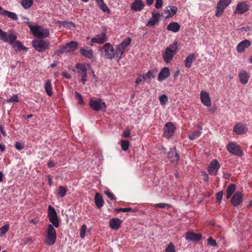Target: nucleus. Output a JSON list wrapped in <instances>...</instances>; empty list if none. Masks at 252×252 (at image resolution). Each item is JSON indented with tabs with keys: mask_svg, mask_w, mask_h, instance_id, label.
I'll return each mask as SVG.
<instances>
[{
	"mask_svg": "<svg viewBox=\"0 0 252 252\" xmlns=\"http://www.w3.org/2000/svg\"><path fill=\"white\" fill-rule=\"evenodd\" d=\"M178 47L177 42H174L172 45L167 47L162 53L163 61L167 63H170L177 52Z\"/></svg>",
	"mask_w": 252,
	"mask_h": 252,
	"instance_id": "nucleus-3",
	"label": "nucleus"
},
{
	"mask_svg": "<svg viewBox=\"0 0 252 252\" xmlns=\"http://www.w3.org/2000/svg\"><path fill=\"white\" fill-rule=\"evenodd\" d=\"M166 9H165L164 12H167L168 14V16H166V17H172L174 15H175L177 11V8L176 6H169V7H166Z\"/></svg>",
	"mask_w": 252,
	"mask_h": 252,
	"instance_id": "nucleus-33",
	"label": "nucleus"
},
{
	"mask_svg": "<svg viewBox=\"0 0 252 252\" xmlns=\"http://www.w3.org/2000/svg\"><path fill=\"white\" fill-rule=\"evenodd\" d=\"M248 131V128L245 124L241 123L237 124L233 127V131L237 135L245 134Z\"/></svg>",
	"mask_w": 252,
	"mask_h": 252,
	"instance_id": "nucleus-18",
	"label": "nucleus"
},
{
	"mask_svg": "<svg viewBox=\"0 0 252 252\" xmlns=\"http://www.w3.org/2000/svg\"><path fill=\"white\" fill-rule=\"evenodd\" d=\"M216 110L217 106L216 105H213L209 109V111L213 114H215L216 112Z\"/></svg>",
	"mask_w": 252,
	"mask_h": 252,
	"instance_id": "nucleus-60",
	"label": "nucleus"
},
{
	"mask_svg": "<svg viewBox=\"0 0 252 252\" xmlns=\"http://www.w3.org/2000/svg\"><path fill=\"white\" fill-rule=\"evenodd\" d=\"M15 148L19 151H20L24 148V147L22 145L21 143L19 142H16V143L15 144Z\"/></svg>",
	"mask_w": 252,
	"mask_h": 252,
	"instance_id": "nucleus-56",
	"label": "nucleus"
},
{
	"mask_svg": "<svg viewBox=\"0 0 252 252\" xmlns=\"http://www.w3.org/2000/svg\"><path fill=\"white\" fill-rule=\"evenodd\" d=\"M7 102H17L19 99L17 95H14L7 100Z\"/></svg>",
	"mask_w": 252,
	"mask_h": 252,
	"instance_id": "nucleus-50",
	"label": "nucleus"
},
{
	"mask_svg": "<svg viewBox=\"0 0 252 252\" xmlns=\"http://www.w3.org/2000/svg\"><path fill=\"white\" fill-rule=\"evenodd\" d=\"M231 0H220L217 3L216 16L219 17L222 15L224 12V10L231 3Z\"/></svg>",
	"mask_w": 252,
	"mask_h": 252,
	"instance_id": "nucleus-10",
	"label": "nucleus"
},
{
	"mask_svg": "<svg viewBox=\"0 0 252 252\" xmlns=\"http://www.w3.org/2000/svg\"><path fill=\"white\" fill-rule=\"evenodd\" d=\"M223 191H220L216 193V199L219 202H220L222 196H223Z\"/></svg>",
	"mask_w": 252,
	"mask_h": 252,
	"instance_id": "nucleus-54",
	"label": "nucleus"
},
{
	"mask_svg": "<svg viewBox=\"0 0 252 252\" xmlns=\"http://www.w3.org/2000/svg\"><path fill=\"white\" fill-rule=\"evenodd\" d=\"M95 1L97 4L99 6V8L103 11V12H107L108 13H110V10L106 5L105 3H104L103 0H95Z\"/></svg>",
	"mask_w": 252,
	"mask_h": 252,
	"instance_id": "nucleus-32",
	"label": "nucleus"
},
{
	"mask_svg": "<svg viewBox=\"0 0 252 252\" xmlns=\"http://www.w3.org/2000/svg\"><path fill=\"white\" fill-rule=\"evenodd\" d=\"M60 24L63 25L64 27L67 28H71L75 27V24L72 22L69 21H61Z\"/></svg>",
	"mask_w": 252,
	"mask_h": 252,
	"instance_id": "nucleus-42",
	"label": "nucleus"
},
{
	"mask_svg": "<svg viewBox=\"0 0 252 252\" xmlns=\"http://www.w3.org/2000/svg\"><path fill=\"white\" fill-rule=\"evenodd\" d=\"M143 79L142 78V75L137 78L135 81V83L136 84V85L139 84L142 81Z\"/></svg>",
	"mask_w": 252,
	"mask_h": 252,
	"instance_id": "nucleus-63",
	"label": "nucleus"
},
{
	"mask_svg": "<svg viewBox=\"0 0 252 252\" xmlns=\"http://www.w3.org/2000/svg\"><path fill=\"white\" fill-rule=\"evenodd\" d=\"M236 189V186L234 184L229 185L226 189V195L227 199L230 198L232 194L235 193Z\"/></svg>",
	"mask_w": 252,
	"mask_h": 252,
	"instance_id": "nucleus-30",
	"label": "nucleus"
},
{
	"mask_svg": "<svg viewBox=\"0 0 252 252\" xmlns=\"http://www.w3.org/2000/svg\"><path fill=\"white\" fill-rule=\"evenodd\" d=\"M243 201V194L240 191H236L234 193L231 199V203L235 207L238 206L242 203Z\"/></svg>",
	"mask_w": 252,
	"mask_h": 252,
	"instance_id": "nucleus-14",
	"label": "nucleus"
},
{
	"mask_svg": "<svg viewBox=\"0 0 252 252\" xmlns=\"http://www.w3.org/2000/svg\"><path fill=\"white\" fill-rule=\"evenodd\" d=\"M94 202L98 208H100L103 206L104 201L100 193H96L94 196Z\"/></svg>",
	"mask_w": 252,
	"mask_h": 252,
	"instance_id": "nucleus-29",
	"label": "nucleus"
},
{
	"mask_svg": "<svg viewBox=\"0 0 252 252\" xmlns=\"http://www.w3.org/2000/svg\"><path fill=\"white\" fill-rule=\"evenodd\" d=\"M168 101V98L165 94H162L159 97V101L162 105H164Z\"/></svg>",
	"mask_w": 252,
	"mask_h": 252,
	"instance_id": "nucleus-47",
	"label": "nucleus"
},
{
	"mask_svg": "<svg viewBox=\"0 0 252 252\" xmlns=\"http://www.w3.org/2000/svg\"><path fill=\"white\" fill-rule=\"evenodd\" d=\"M195 59V57L193 55L190 54L186 59L185 61V66L187 68H189L192 63L193 61Z\"/></svg>",
	"mask_w": 252,
	"mask_h": 252,
	"instance_id": "nucleus-35",
	"label": "nucleus"
},
{
	"mask_svg": "<svg viewBox=\"0 0 252 252\" xmlns=\"http://www.w3.org/2000/svg\"><path fill=\"white\" fill-rule=\"evenodd\" d=\"M56 165V163L52 160H49L47 163V166L49 168L54 167Z\"/></svg>",
	"mask_w": 252,
	"mask_h": 252,
	"instance_id": "nucleus-61",
	"label": "nucleus"
},
{
	"mask_svg": "<svg viewBox=\"0 0 252 252\" xmlns=\"http://www.w3.org/2000/svg\"><path fill=\"white\" fill-rule=\"evenodd\" d=\"M207 241H208V244L211 246H217V243L216 242V240L213 239L212 237H209L207 239Z\"/></svg>",
	"mask_w": 252,
	"mask_h": 252,
	"instance_id": "nucleus-51",
	"label": "nucleus"
},
{
	"mask_svg": "<svg viewBox=\"0 0 252 252\" xmlns=\"http://www.w3.org/2000/svg\"><path fill=\"white\" fill-rule=\"evenodd\" d=\"M89 106L92 109L95 111H105L106 105L101 99H90L89 102Z\"/></svg>",
	"mask_w": 252,
	"mask_h": 252,
	"instance_id": "nucleus-5",
	"label": "nucleus"
},
{
	"mask_svg": "<svg viewBox=\"0 0 252 252\" xmlns=\"http://www.w3.org/2000/svg\"><path fill=\"white\" fill-rule=\"evenodd\" d=\"M131 41V39L130 37L126 38L121 44L116 45L115 49L110 43H106L99 48V51L105 59L111 60L115 58L119 61L122 59L123 53Z\"/></svg>",
	"mask_w": 252,
	"mask_h": 252,
	"instance_id": "nucleus-1",
	"label": "nucleus"
},
{
	"mask_svg": "<svg viewBox=\"0 0 252 252\" xmlns=\"http://www.w3.org/2000/svg\"><path fill=\"white\" fill-rule=\"evenodd\" d=\"M104 193L107 195V196L111 200H115L116 199L115 197L114 196V194L110 192L108 190H105Z\"/></svg>",
	"mask_w": 252,
	"mask_h": 252,
	"instance_id": "nucleus-55",
	"label": "nucleus"
},
{
	"mask_svg": "<svg viewBox=\"0 0 252 252\" xmlns=\"http://www.w3.org/2000/svg\"><path fill=\"white\" fill-rule=\"evenodd\" d=\"M163 0H156L155 7L157 9L160 8L162 7Z\"/></svg>",
	"mask_w": 252,
	"mask_h": 252,
	"instance_id": "nucleus-52",
	"label": "nucleus"
},
{
	"mask_svg": "<svg viewBox=\"0 0 252 252\" xmlns=\"http://www.w3.org/2000/svg\"><path fill=\"white\" fill-rule=\"evenodd\" d=\"M249 9V6L245 1L239 2L234 11L235 14H242L247 12Z\"/></svg>",
	"mask_w": 252,
	"mask_h": 252,
	"instance_id": "nucleus-17",
	"label": "nucleus"
},
{
	"mask_svg": "<svg viewBox=\"0 0 252 252\" xmlns=\"http://www.w3.org/2000/svg\"><path fill=\"white\" fill-rule=\"evenodd\" d=\"M130 131L129 130H126L123 133V136L125 138H127L130 136Z\"/></svg>",
	"mask_w": 252,
	"mask_h": 252,
	"instance_id": "nucleus-58",
	"label": "nucleus"
},
{
	"mask_svg": "<svg viewBox=\"0 0 252 252\" xmlns=\"http://www.w3.org/2000/svg\"><path fill=\"white\" fill-rule=\"evenodd\" d=\"M9 226L5 224L0 228V236L4 235L9 230Z\"/></svg>",
	"mask_w": 252,
	"mask_h": 252,
	"instance_id": "nucleus-46",
	"label": "nucleus"
},
{
	"mask_svg": "<svg viewBox=\"0 0 252 252\" xmlns=\"http://www.w3.org/2000/svg\"><path fill=\"white\" fill-rule=\"evenodd\" d=\"M62 74L66 79H70L71 78V75L68 74L66 72H63Z\"/></svg>",
	"mask_w": 252,
	"mask_h": 252,
	"instance_id": "nucleus-62",
	"label": "nucleus"
},
{
	"mask_svg": "<svg viewBox=\"0 0 252 252\" xmlns=\"http://www.w3.org/2000/svg\"><path fill=\"white\" fill-rule=\"evenodd\" d=\"M121 145L122 150L126 151L129 147V142L127 140H121Z\"/></svg>",
	"mask_w": 252,
	"mask_h": 252,
	"instance_id": "nucleus-40",
	"label": "nucleus"
},
{
	"mask_svg": "<svg viewBox=\"0 0 252 252\" xmlns=\"http://www.w3.org/2000/svg\"><path fill=\"white\" fill-rule=\"evenodd\" d=\"M165 252H176L175 247L173 243H169L165 249Z\"/></svg>",
	"mask_w": 252,
	"mask_h": 252,
	"instance_id": "nucleus-44",
	"label": "nucleus"
},
{
	"mask_svg": "<svg viewBox=\"0 0 252 252\" xmlns=\"http://www.w3.org/2000/svg\"><path fill=\"white\" fill-rule=\"evenodd\" d=\"M201 237V234L190 231L187 232L185 235V238L188 241L193 242L199 241Z\"/></svg>",
	"mask_w": 252,
	"mask_h": 252,
	"instance_id": "nucleus-16",
	"label": "nucleus"
},
{
	"mask_svg": "<svg viewBox=\"0 0 252 252\" xmlns=\"http://www.w3.org/2000/svg\"><path fill=\"white\" fill-rule=\"evenodd\" d=\"M108 40L105 32H102L100 34L95 35L91 39V42L93 43H97L99 44H103Z\"/></svg>",
	"mask_w": 252,
	"mask_h": 252,
	"instance_id": "nucleus-15",
	"label": "nucleus"
},
{
	"mask_svg": "<svg viewBox=\"0 0 252 252\" xmlns=\"http://www.w3.org/2000/svg\"><path fill=\"white\" fill-rule=\"evenodd\" d=\"M14 48L16 49L19 51H21L22 50L26 49L27 48L24 46L19 41H15L13 44H11Z\"/></svg>",
	"mask_w": 252,
	"mask_h": 252,
	"instance_id": "nucleus-38",
	"label": "nucleus"
},
{
	"mask_svg": "<svg viewBox=\"0 0 252 252\" xmlns=\"http://www.w3.org/2000/svg\"><path fill=\"white\" fill-rule=\"evenodd\" d=\"M180 29V26L177 22H171L167 26V30L174 32H178Z\"/></svg>",
	"mask_w": 252,
	"mask_h": 252,
	"instance_id": "nucleus-28",
	"label": "nucleus"
},
{
	"mask_svg": "<svg viewBox=\"0 0 252 252\" xmlns=\"http://www.w3.org/2000/svg\"><path fill=\"white\" fill-rule=\"evenodd\" d=\"M63 53H65V52L63 51V50H62V47H61L59 50L56 51L54 55L56 57H59Z\"/></svg>",
	"mask_w": 252,
	"mask_h": 252,
	"instance_id": "nucleus-57",
	"label": "nucleus"
},
{
	"mask_svg": "<svg viewBox=\"0 0 252 252\" xmlns=\"http://www.w3.org/2000/svg\"><path fill=\"white\" fill-rule=\"evenodd\" d=\"M47 178H48V184L49 186H51L52 185V178L50 175L47 176Z\"/></svg>",
	"mask_w": 252,
	"mask_h": 252,
	"instance_id": "nucleus-64",
	"label": "nucleus"
},
{
	"mask_svg": "<svg viewBox=\"0 0 252 252\" xmlns=\"http://www.w3.org/2000/svg\"><path fill=\"white\" fill-rule=\"evenodd\" d=\"M132 209L131 208H116L115 209V212H129L131 211Z\"/></svg>",
	"mask_w": 252,
	"mask_h": 252,
	"instance_id": "nucleus-49",
	"label": "nucleus"
},
{
	"mask_svg": "<svg viewBox=\"0 0 252 252\" xmlns=\"http://www.w3.org/2000/svg\"><path fill=\"white\" fill-rule=\"evenodd\" d=\"M2 15L7 16L8 18H10L14 20H17L18 19V17L16 13L7 10H5V11H3Z\"/></svg>",
	"mask_w": 252,
	"mask_h": 252,
	"instance_id": "nucleus-36",
	"label": "nucleus"
},
{
	"mask_svg": "<svg viewBox=\"0 0 252 252\" xmlns=\"http://www.w3.org/2000/svg\"><path fill=\"white\" fill-rule=\"evenodd\" d=\"M251 45V42L248 39L240 42L236 47V50L238 53H242L244 52L245 49L249 47Z\"/></svg>",
	"mask_w": 252,
	"mask_h": 252,
	"instance_id": "nucleus-19",
	"label": "nucleus"
},
{
	"mask_svg": "<svg viewBox=\"0 0 252 252\" xmlns=\"http://www.w3.org/2000/svg\"><path fill=\"white\" fill-rule=\"evenodd\" d=\"M74 94L75 99L78 100V103L81 105H84V102L81 94L77 92H75Z\"/></svg>",
	"mask_w": 252,
	"mask_h": 252,
	"instance_id": "nucleus-43",
	"label": "nucleus"
},
{
	"mask_svg": "<svg viewBox=\"0 0 252 252\" xmlns=\"http://www.w3.org/2000/svg\"><path fill=\"white\" fill-rule=\"evenodd\" d=\"M122 223V221L118 218H113L111 219L109 221V225L110 227L112 229L115 230L119 229Z\"/></svg>",
	"mask_w": 252,
	"mask_h": 252,
	"instance_id": "nucleus-23",
	"label": "nucleus"
},
{
	"mask_svg": "<svg viewBox=\"0 0 252 252\" xmlns=\"http://www.w3.org/2000/svg\"><path fill=\"white\" fill-rule=\"evenodd\" d=\"M240 82L243 84H246L250 77L249 73L244 70H241L238 74Z\"/></svg>",
	"mask_w": 252,
	"mask_h": 252,
	"instance_id": "nucleus-27",
	"label": "nucleus"
},
{
	"mask_svg": "<svg viewBox=\"0 0 252 252\" xmlns=\"http://www.w3.org/2000/svg\"><path fill=\"white\" fill-rule=\"evenodd\" d=\"M48 40H34L32 41L33 47L38 52H41L47 49L49 45Z\"/></svg>",
	"mask_w": 252,
	"mask_h": 252,
	"instance_id": "nucleus-7",
	"label": "nucleus"
},
{
	"mask_svg": "<svg viewBox=\"0 0 252 252\" xmlns=\"http://www.w3.org/2000/svg\"><path fill=\"white\" fill-rule=\"evenodd\" d=\"M170 75V69L167 67H163L160 71L158 79L159 82H162L167 78Z\"/></svg>",
	"mask_w": 252,
	"mask_h": 252,
	"instance_id": "nucleus-22",
	"label": "nucleus"
},
{
	"mask_svg": "<svg viewBox=\"0 0 252 252\" xmlns=\"http://www.w3.org/2000/svg\"><path fill=\"white\" fill-rule=\"evenodd\" d=\"M78 47V43L76 41H72L67 43L64 46H62V50L65 53H69L71 51H74Z\"/></svg>",
	"mask_w": 252,
	"mask_h": 252,
	"instance_id": "nucleus-21",
	"label": "nucleus"
},
{
	"mask_svg": "<svg viewBox=\"0 0 252 252\" xmlns=\"http://www.w3.org/2000/svg\"><path fill=\"white\" fill-rule=\"evenodd\" d=\"M87 226L85 224L81 226L80 232V236L82 239H84L85 237V233L86 231Z\"/></svg>",
	"mask_w": 252,
	"mask_h": 252,
	"instance_id": "nucleus-45",
	"label": "nucleus"
},
{
	"mask_svg": "<svg viewBox=\"0 0 252 252\" xmlns=\"http://www.w3.org/2000/svg\"><path fill=\"white\" fill-rule=\"evenodd\" d=\"M168 158L171 162L177 163L179 161V154L176 152L175 148H172L168 153Z\"/></svg>",
	"mask_w": 252,
	"mask_h": 252,
	"instance_id": "nucleus-20",
	"label": "nucleus"
},
{
	"mask_svg": "<svg viewBox=\"0 0 252 252\" xmlns=\"http://www.w3.org/2000/svg\"><path fill=\"white\" fill-rule=\"evenodd\" d=\"M158 72V69L155 68L148 71L146 73L143 74L142 78L143 80H145L148 78H154L155 77V75Z\"/></svg>",
	"mask_w": 252,
	"mask_h": 252,
	"instance_id": "nucleus-31",
	"label": "nucleus"
},
{
	"mask_svg": "<svg viewBox=\"0 0 252 252\" xmlns=\"http://www.w3.org/2000/svg\"><path fill=\"white\" fill-rule=\"evenodd\" d=\"M226 149L232 155L242 157L244 155L241 147L233 142H229L226 146Z\"/></svg>",
	"mask_w": 252,
	"mask_h": 252,
	"instance_id": "nucleus-6",
	"label": "nucleus"
},
{
	"mask_svg": "<svg viewBox=\"0 0 252 252\" xmlns=\"http://www.w3.org/2000/svg\"><path fill=\"white\" fill-rule=\"evenodd\" d=\"M27 24L31 32L37 38H46L49 36V31L47 29H43L41 27L36 25L33 26L31 22H28Z\"/></svg>",
	"mask_w": 252,
	"mask_h": 252,
	"instance_id": "nucleus-2",
	"label": "nucleus"
},
{
	"mask_svg": "<svg viewBox=\"0 0 252 252\" xmlns=\"http://www.w3.org/2000/svg\"><path fill=\"white\" fill-rule=\"evenodd\" d=\"M171 206L169 204L163 203L155 204L154 206L155 208L159 207L160 208H165L166 207H170Z\"/></svg>",
	"mask_w": 252,
	"mask_h": 252,
	"instance_id": "nucleus-48",
	"label": "nucleus"
},
{
	"mask_svg": "<svg viewBox=\"0 0 252 252\" xmlns=\"http://www.w3.org/2000/svg\"><path fill=\"white\" fill-rule=\"evenodd\" d=\"M44 243L48 246L53 245L56 241V231L52 224H49L46 230Z\"/></svg>",
	"mask_w": 252,
	"mask_h": 252,
	"instance_id": "nucleus-4",
	"label": "nucleus"
},
{
	"mask_svg": "<svg viewBox=\"0 0 252 252\" xmlns=\"http://www.w3.org/2000/svg\"><path fill=\"white\" fill-rule=\"evenodd\" d=\"M79 53L83 56L89 59H92L94 58L93 50L88 47L81 48Z\"/></svg>",
	"mask_w": 252,
	"mask_h": 252,
	"instance_id": "nucleus-24",
	"label": "nucleus"
},
{
	"mask_svg": "<svg viewBox=\"0 0 252 252\" xmlns=\"http://www.w3.org/2000/svg\"><path fill=\"white\" fill-rule=\"evenodd\" d=\"M200 134L201 131L199 129L194 130L190 134H189V138L191 140H193L200 136Z\"/></svg>",
	"mask_w": 252,
	"mask_h": 252,
	"instance_id": "nucleus-37",
	"label": "nucleus"
},
{
	"mask_svg": "<svg viewBox=\"0 0 252 252\" xmlns=\"http://www.w3.org/2000/svg\"><path fill=\"white\" fill-rule=\"evenodd\" d=\"M66 189L63 186H59L58 189V194L61 197H63L66 193Z\"/></svg>",
	"mask_w": 252,
	"mask_h": 252,
	"instance_id": "nucleus-41",
	"label": "nucleus"
},
{
	"mask_svg": "<svg viewBox=\"0 0 252 252\" xmlns=\"http://www.w3.org/2000/svg\"><path fill=\"white\" fill-rule=\"evenodd\" d=\"M48 217L50 222L56 228L59 227V218L55 208L51 205L48 208Z\"/></svg>",
	"mask_w": 252,
	"mask_h": 252,
	"instance_id": "nucleus-8",
	"label": "nucleus"
},
{
	"mask_svg": "<svg viewBox=\"0 0 252 252\" xmlns=\"http://www.w3.org/2000/svg\"><path fill=\"white\" fill-rule=\"evenodd\" d=\"M75 68L77 69V73L79 76L81 78V82L85 84L87 81V69L83 63H77Z\"/></svg>",
	"mask_w": 252,
	"mask_h": 252,
	"instance_id": "nucleus-9",
	"label": "nucleus"
},
{
	"mask_svg": "<svg viewBox=\"0 0 252 252\" xmlns=\"http://www.w3.org/2000/svg\"><path fill=\"white\" fill-rule=\"evenodd\" d=\"M17 39V36L12 33L9 34L3 31L0 29V40L4 42H8L9 44H13Z\"/></svg>",
	"mask_w": 252,
	"mask_h": 252,
	"instance_id": "nucleus-11",
	"label": "nucleus"
},
{
	"mask_svg": "<svg viewBox=\"0 0 252 252\" xmlns=\"http://www.w3.org/2000/svg\"><path fill=\"white\" fill-rule=\"evenodd\" d=\"M176 129L175 126L172 123L168 122L166 123L164 127V136L167 139L172 137L175 133Z\"/></svg>",
	"mask_w": 252,
	"mask_h": 252,
	"instance_id": "nucleus-12",
	"label": "nucleus"
},
{
	"mask_svg": "<svg viewBox=\"0 0 252 252\" xmlns=\"http://www.w3.org/2000/svg\"><path fill=\"white\" fill-rule=\"evenodd\" d=\"M160 14L158 12H156L155 10L152 12V18L146 24L147 26H154L159 21Z\"/></svg>",
	"mask_w": 252,
	"mask_h": 252,
	"instance_id": "nucleus-25",
	"label": "nucleus"
},
{
	"mask_svg": "<svg viewBox=\"0 0 252 252\" xmlns=\"http://www.w3.org/2000/svg\"><path fill=\"white\" fill-rule=\"evenodd\" d=\"M144 6V4L142 0H134V1L131 4L130 8L135 11H140L143 9Z\"/></svg>",
	"mask_w": 252,
	"mask_h": 252,
	"instance_id": "nucleus-26",
	"label": "nucleus"
},
{
	"mask_svg": "<svg viewBox=\"0 0 252 252\" xmlns=\"http://www.w3.org/2000/svg\"><path fill=\"white\" fill-rule=\"evenodd\" d=\"M211 104V101L209 94L206 92V106H210Z\"/></svg>",
	"mask_w": 252,
	"mask_h": 252,
	"instance_id": "nucleus-53",
	"label": "nucleus"
},
{
	"mask_svg": "<svg viewBox=\"0 0 252 252\" xmlns=\"http://www.w3.org/2000/svg\"><path fill=\"white\" fill-rule=\"evenodd\" d=\"M45 90L48 96H51L52 95V87L50 80H48L45 84Z\"/></svg>",
	"mask_w": 252,
	"mask_h": 252,
	"instance_id": "nucleus-34",
	"label": "nucleus"
},
{
	"mask_svg": "<svg viewBox=\"0 0 252 252\" xmlns=\"http://www.w3.org/2000/svg\"><path fill=\"white\" fill-rule=\"evenodd\" d=\"M200 98L201 102L205 105V91H202L200 93Z\"/></svg>",
	"mask_w": 252,
	"mask_h": 252,
	"instance_id": "nucleus-59",
	"label": "nucleus"
},
{
	"mask_svg": "<svg viewBox=\"0 0 252 252\" xmlns=\"http://www.w3.org/2000/svg\"><path fill=\"white\" fill-rule=\"evenodd\" d=\"M33 4L32 0H22L21 5L25 9H28Z\"/></svg>",
	"mask_w": 252,
	"mask_h": 252,
	"instance_id": "nucleus-39",
	"label": "nucleus"
},
{
	"mask_svg": "<svg viewBox=\"0 0 252 252\" xmlns=\"http://www.w3.org/2000/svg\"><path fill=\"white\" fill-rule=\"evenodd\" d=\"M220 168V164L219 161L215 159L209 164L208 172L211 175L215 176L218 174L219 169Z\"/></svg>",
	"mask_w": 252,
	"mask_h": 252,
	"instance_id": "nucleus-13",
	"label": "nucleus"
}]
</instances>
